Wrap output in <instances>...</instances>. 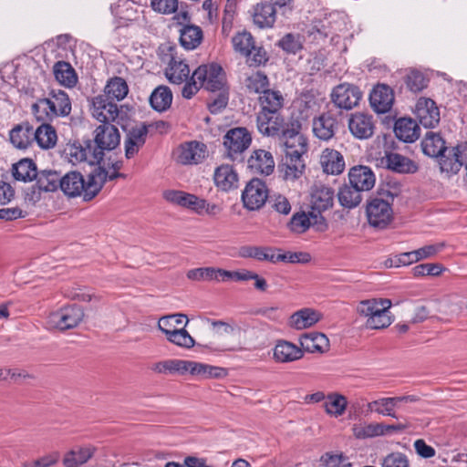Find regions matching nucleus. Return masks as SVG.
Returning a JSON list of instances; mask_svg holds the SVG:
<instances>
[{
  "label": "nucleus",
  "mask_w": 467,
  "mask_h": 467,
  "mask_svg": "<svg viewBox=\"0 0 467 467\" xmlns=\"http://www.w3.org/2000/svg\"><path fill=\"white\" fill-rule=\"evenodd\" d=\"M421 149L425 155L439 158L441 171L457 173L467 160V145L449 149L440 133L428 131L421 140Z\"/></svg>",
  "instance_id": "obj_1"
},
{
  "label": "nucleus",
  "mask_w": 467,
  "mask_h": 467,
  "mask_svg": "<svg viewBox=\"0 0 467 467\" xmlns=\"http://www.w3.org/2000/svg\"><path fill=\"white\" fill-rule=\"evenodd\" d=\"M102 171L97 173H89L87 180L79 171H69L65 175L60 174L59 189L69 198L82 196L83 201L93 200L103 187Z\"/></svg>",
  "instance_id": "obj_2"
},
{
  "label": "nucleus",
  "mask_w": 467,
  "mask_h": 467,
  "mask_svg": "<svg viewBox=\"0 0 467 467\" xmlns=\"http://www.w3.org/2000/svg\"><path fill=\"white\" fill-rule=\"evenodd\" d=\"M225 84L226 78L221 66L214 63L203 64L192 72L190 80L182 88V95L190 99L201 88L214 93L216 89L223 88Z\"/></svg>",
  "instance_id": "obj_3"
},
{
  "label": "nucleus",
  "mask_w": 467,
  "mask_h": 467,
  "mask_svg": "<svg viewBox=\"0 0 467 467\" xmlns=\"http://www.w3.org/2000/svg\"><path fill=\"white\" fill-rule=\"evenodd\" d=\"M392 303L387 298L361 300L356 306L358 316L366 318V327L370 329H383L392 323L390 307Z\"/></svg>",
  "instance_id": "obj_4"
},
{
  "label": "nucleus",
  "mask_w": 467,
  "mask_h": 467,
  "mask_svg": "<svg viewBox=\"0 0 467 467\" xmlns=\"http://www.w3.org/2000/svg\"><path fill=\"white\" fill-rule=\"evenodd\" d=\"M382 195H386L387 199L381 197L371 198L366 207L368 223L375 227L383 229L387 227L393 219L392 202L397 196L396 193L389 191H384Z\"/></svg>",
  "instance_id": "obj_5"
},
{
  "label": "nucleus",
  "mask_w": 467,
  "mask_h": 467,
  "mask_svg": "<svg viewBox=\"0 0 467 467\" xmlns=\"http://www.w3.org/2000/svg\"><path fill=\"white\" fill-rule=\"evenodd\" d=\"M40 109L45 111L47 119L51 120L59 116H68L71 112V102L64 90L52 89L48 98L39 99L32 106V110L36 115Z\"/></svg>",
  "instance_id": "obj_6"
},
{
  "label": "nucleus",
  "mask_w": 467,
  "mask_h": 467,
  "mask_svg": "<svg viewBox=\"0 0 467 467\" xmlns=\"http://www.w3.org/2000/svg\"><path fill=\"white\" fill-rule=\"evenodd\" d=\"M302 123L297 119H290L289 128L279 140L284 147V156H303L307 152V139L302 134Z\"/></svg>",
  "instance_id": "obj_7"
},
{
  "label": "nucleus",
  "mask_w": 467,
  "mask_h": 467,
  "mask_svg": "<svg viewBox=\"0 0 467 467\" xmlns=\"http://www.w3.org/2000/svg\"><path fill=\"white\" fill-rule=\"evenodd\" d=\"M335 193L332 188L325 185H316L311 192L309 215L313 219L314 223H321L327 228L325 218L321 213L330 208L334 204Z\"/></svg>",
  "instance_id": "obj_8"
},
{
  "label": "nucleus",
  "mask_w": 467,
  "mask_h": 467,
  "mask_svg": "<svg viewBox=\"0 0 467 467\" xmlns=\"http://www.w3.org/2000/svg\"><path fill=\"white\" fill-rule=\"evenodd\" d=\"M94 133L97 148L92 154L94 161H99L103 159L104 150H111L119 146L120 135L117 127L111 123H102L97 127Z\"/></svg>",
  "instance_id": "obj_9"
},
{
  "label": "nucleus",
  "mask_w": 467,
  "mask_h": 467,
  "mask_svg": "<svg viewBox=\"0 0 467 467\" xmlns=\"http://www.w3.org/2000/svg\"><path fill=\"white\" fill-rule=\"evenodd\" d=\"M269 197V190L266 183L258 178L250 180L242 192L244 207L249 211L261 209Z\"/></svg>",
  "instance_id": "obj_10"
},
{
  "label": "nucleus",
  "mask_w": 467,
  "mask_h": 467,
  "mask_svg": "<svg viewBox=\"0 0 467 467\" xmlns=\"http://www.w3.org/2000/svg\"><path fill=\"white\" fill-rule=\"evenodd\" d=\"M252 143V136L246 128L238 127L229 130L223 136V145L227 157L235 161Z\"/></svg>",
  "instance_id": "obj_11"
},
{
  "label": "nucleus",
  "mask_w": 467,
  "mask_h": 467,
  "mask_svg": "<svg viewBox=\"0 0 467 467\" xmlns=\"http://www.w3.org/2000/svg\"><path fill=\"white\" fill-rule=\"evenodd\" d=\"M60 172L54 170H42L37 172L36 184L26 192V199L34 203L41 199V192H53L59 189Z\"/></svg>",
  "instance_id": "obj_12"
},
{
  "label": "nucleus",
  "mask_w": 467,
  "mask_h": 467,
  "mask_svg": "<svg viewBox=\"0 0 467 467\" xmlns=\"http://www.w3.org/2000/svg\"><path fill=\"white\" fill-rule=\"evenodd\" d=\"M255 117L258 131L266 137L279 139L290 125V120L286 122L281 112L256 113Z\"/></svg>",
  "instance_id": "obj_13"
},
{
  "label": "nucleus",
  "mask_w": 467,
  "mask_h": 467,
  "mask_svg": "<svg viewBox=\"0 0 467 467\" xmlns=\"http://www.w3.org/2000/svg\"><path fill=\"white\" fill-rule=\"evenodd\" d=\"M84 313L77 305L60 308L48 316V325L58 330L64 331L76 327L83 319Z\"/></svg>",
  "instance_id": "obj_14"
},
{
  "label": "nucleus",
  "mask_w": 467,
  "mask_h": 467,
  "mask_svg": "<svg viewBox=\"0 0 467 467\" xmlns=\"http://www.w3.org/2000/svg\"><path fill=\"white\" fill-rule=\"evenodd\" d=\"M92 116L101 123L116 122L121 125L122 117L118 105L105 95H99L92 99Z\"/></svg>",
  "instance_id": "obj_15"
},
{
  "label": "nucleus",
  "mask_w": 467,
  "mask_h": 467,
  "mask_svg": "<svg viewBox=\"0 0 467 467\" xmlns=\"http://www.w3.org/2000/svg\"><path fill=\"white\" fill-rule=\"evenodd\" d=\"M207 147L204 143L191 140L180 144L175 152V160L182 165H196L206 157Z\"/></svg>",
  "instance_id": "obj_16"
},
{
  "label": "nucleus",
  "mask_w": 467,
  "mask_h": 467,
  "mask_svg": "<svg viewBox=\"0 0 467 467\" xmlns=\"http://www.w3.org/2000/svg\"><path fill=\"white\" fill-rule=\"evenodd\" d=\"M362 98L359 88L349 83H342L333 88L332 102L339 109H351L358 106Z\"/></svg>",
  "instance_id": "obj_17"
},
{
  "label": "nucleus",
  "mask_w": 467,
  "mask_h": 467,
  "mask_svg": "<svg viewBox=\"0 0 467 467\" xmlns=\"http://www.w3.org/2000/svg\"><path fill=\"white\" fill-rule=\"evenodd\" d=\"M394 101V91L387 84H377L369 94L370 107L378 114L389 112Z\"/></svg>",
  "instance_id": "obj_18"
},
{
  "label": "nucleus",
  "mask_w": 467,
  "mask_h": 467,
  "mask_svg": "<svg viewBox=\"0 0 467 467\" xmlns=\"http://www.w3.org/2000/svg\"><path fill=\"white\" fill-rule=\"evenodd\" d=\"M415 114L420 125L425 128H434L440 122V109L431 99L420 98L416 103Z\"/></svg>",
  "instance_id": "obj_19"
},
{
  "label": "nucleus",
  "mask_w": 467,
  "mask_h": 467,
  "mask_svg": "<svg viewBox=\"0 0 467 467\" xmlns=\"http://www.w3.org/2000/svg\"><path fill=\"white\" fill-rule=\"evenodd\" d=\"M348 129L351 134L359 140H366L373 136L375 123L373 117L363 112H356L348 119Z\"/></svg>",
  "instance_id": "obj_20"
},
{
  "label": "nucleus",
  "mask_w": 467,
  "mask_h": 467,
  "mask_svg": "<svg viewBox=\"0 0 467 467\" xmlns=\"http://www.w3.org/2000/svg\"><path fill=\"white\" fill-rule=\"evenodd\" d=\"M149 130L145 123H140L130 129L126 134L124 146L127 159L133 158L146 142Z\"/></svg>",
  "instance_id": "obj_21"
},
{
  "label": "nucleus",
  "mask_w": 467,
  "mask_h": 467,
  "mask_svg": "<svg viewBox=\"0 0 467 467\" xmlns=\"http://www.w3.org/2000/svg\"><path fill=\"white\" fill-rule=\"evenodd\" d=\"M303 357V349L288 340L279 339L273 348L272 358L275 363H292Z\"/></svg>",
  "instance_id": "obj_22"
},
{
  "label": "nucleus",
  "mask_w": 467,
  "mask_h": 467,
  "mask_svg": "<svg viewBox=\"0 0 467 467\" xmlns=\"http://www.w3.org/2000/svg\"><path fill=\"white\" fill-rule=\"evenodd\" d=\"M348 181L350 184L359 191L368 192L374 187L376 176L369 167L358 165L350 168Z\"/></svg>",
  "instance_id": "obj_23"
},
{
  "label": "nucleus",
  "mask_w": 467,
  "mask_h": 467,
  "mask_svg": "<svg viewBox=\"0 0 467 467\" xmlns=\"http://www.w3.org/2000/svg\"><path fill=\"white\" fill-rule=\"evenodd\" d=\"M299 344L303 352L326 353L329 350V339L323 333L309 332L299 337Z\"/></svg>",
  "instance_id": "obj_24"
},
{
  "label": "nucleus",
  "mask_w": 467,
  "mask_h": 467,
  "mask_svg": "<svg viewBox=\"0 0 467 467\" xmlns=\"http://www.w3.org/2000/svg\"><path fill=\"white\" fill-rule=\"evenodd\" d=\"M248 167L256 173L270 175L275 170V160L270 151L255 150L248 159Z\"/></svg>",
  "instance_id": "obj_25"
},
{
  "label": "nucleus",
  "mask_w": 467,
  "mask_h": 467,
  "mask_svg": "<svg viewBox=\"0 0 467 467\" xmlns=\"http://www.w3.org/2000/svg\"><path fill=\"white\" fill-rule=\"evenodd\" d=\"M9 140L19 150H26L34 142V127L28 121L16 125L9 132Z\"/></svg>",
  "instance_id": "obj_26"
},
{
  "label": "nucleus",
  "mask_w": 467,
  "mask_h": 467,
  "mask_svg": "<svg viewBox=\"0 0 467 467\" xmlns=\"http://www.w3.org/2000/svg\"><path fill=\"white\" fill-rule=\"evenodd\" d=\"M96 451L92 445L76 446L64 454L62 463L65 467H80L94 456Z\"/></svg>",
  "instance_id": "obj_27"
},
{
  "label": "nucleus",
  "mask_w": 467,
  "mask_h": 467,
  "mask_svg": "<svg viewBox=\"0 0 467 467\" xmlns=\"http://www.w3.org/2000/svg\"><path fill=\"white\" fill-rule=\"evenodd\" d=\"M213 181L221 191L229 192L237 188L239 177L232 165L223 164L215 169Z\"/></svg>",
  "instance_id": "obj_28"
},
{
  "label": "nucleus",
  "mask_w": 467,
  "mask_h": 467,
  "mask_svg": "<svg viewBox=\"0 0 467 467\" xmlns=\"http://www.w3.org/2000/svg\"><path fill=\"white\" fill-rule=\"evenodd\" d=\"M337 119L329 112L321 114L313 119V132L320 140H330L337 129Z\"/></svg>",
  "instance_id": "obj_29"
},
{
  "label": "nucleus",
  "mask_w": 467,
  "mask_h": 467,
  "mask_svg": "<svg viewBox=\"0 0 467 467\" xmlns=\"http://www.w3.org/2000/svg\"><path fill=\"white\" fill-rule=\"evenodd\" d=\"M320 164L324 172L331 175L341 174L345 169L343 155L330 148H326L320 156Z\"/></svg>",
  "instance_id": "obj_30"
},
{
  "label": "nucleus",
  "mask_w": 467,
  "mask_h": 467,
  "mask_svg": "<svg viewBox=\"0 0 467 467\" xmlns=\"http://www.w3.org/2000/svg\"><path fill=\"white\" fill-rule=\"evenodd\" d=\"M285 98L278 90L267 89L258 97L259 110L256 113L281 112Z\"/></svg>",
  "instance_id": "obj_31"
},
{
  "label": "nucleus",
  "mask_w": 467,
  "mask_h": 467,
  "mask_svg": "<svg viewBox=\"0 0 467 467\" xmlns=\"http://www.w3.org/2000/svg\"><path fill=\"white\" fill-rule=\"evenodd\" d=\"M276 20V9L268 2H260L254 6L253 21L259 28H271Z\"/></svg>",
  "instance_id": "obj_32"
},
{
  "label": "nucleus",
  "mask_w": 467,
  "mask_h": 467,
  "mask_svg": "<svg viewBox=\"0 0 467 467\" xmlns=\"http://www.w3.org/2000/svg\"><path fill=\"white\" fill-rule=\"evenodd\" d=\"M321 317L322 315L318 311L306 307L291 315L288 326L297 330L306 329L317 324Z\"/></svg>",
  "instance_id": "obj_33"
},
{
  "label": "nucleus",
  "mask_w": 467,
  "mask_h": 467,
  "mask_svg": "<svg viewBox=\"0 0 467 467\" xmlns=\"http://www.w3.org/2000/svg\"><path fill=\"white\" fill-rule=\"evenodd\" d=\"M382 163L389 170L400 173H414L418 170V165L413 161L396 152H387L382 158Z\"/></svg>",
  "instance_id": "obj_34"
},
{
  "label": "nucleus",
  "mask_w": 467,
  "mask_h": 467,
  "mask_svg": "<svg viewBox=\"0 0 467 467\" xmlns=\"http://www.w3.org/2000/svg\"><path fill=\"white\" fill-rule=\"evenodd\" d=\"M279 170L286 181L299 179L305 172L306 163L303 156H284Z\"/></svg>",
  "instance_id": "obj_35"
},
{
  "label": "nucleus",
  "mask_w": 467,
  "mask_h": 467,
  "mask_svg": "<svg viewBox=\"0 0 467 467\" xmlns=\"http://www.w3.org/2000/svg\"><path fill=\"white\" fill-rule=\"evenodd\" d=\"M396 137L404 142H413L420 137V128L410 118H400L394 125Z\"/></svg>",
  "instance_id": "obj_36"
},
{
  "label": "nucleus",
  "mask_w": 467,
  "mask_h": 467,
  "mask_svg": "<svg viewBox=\"0 0 467 467\" xmlns=\"http://www.w3.org/2000/svg\"><path fill=\"white\" fill-rule=\"evenodd\" d=\"M414 396H403L394 398H382L372 402H369L368 407L370 410H375L379 414L390 416L396 418L394 409L399 402L416 401Z\"/></svg>",
  "instance_id": "obj_37"
},
{
  "label": "nucleus",
  "mask_w": 467,
  "mask_h": 467,
  "mask_svg": "<svg viewBox=\"0 0 467 467\" xmlns=\"http://www.w3.org/2000/svg\"><path fill=\"white\" fill-rule=\"evenodd\" d=\"M281 252L270 246L243 245L238 250V255L242 258H253L258 261H268L275 264L274 252Z\"/></svg>",
  "instance_id": "obj_38"
},
{
  "label": "nucleus",
  "mask_w": 467,
  "mask_h": 467,
  "mask_svg": "<svg viewBox=\"0 0 467 467\" xmlns=\"http://www.w3.org/2000/svg\"><path fill=\"white\" fill-rule=\"evenodd\" d=\"M203 38L202 30L195 25H185L180 29V43L188 50L200 46Z\"/></svg>",
  "instance_id": "obj_39"
},
{
  "label": "nucleus",
  "mask_w": 467,
  "mask_h": 467,
  "mask_svg": "<svg viewBox=\"0 0 467 467\" xmlns=\"http://www.w3.org/2000/svg\"><path fill=\"white\" fill-rule=\"evenodd\" d=\"M165 75L171 83L180 85L190 80V68L182 60L171 57Z\"/></svg>",
  "instance_id": "obj_40"
},
{
  "label": "nucleus",
  "mask_w": 467,
  "mask_h": 467,
  "mask_svg": "<svg viewBox=\"0 0 467 467\" xmlns=\"http://www.w3.org/2000/svg\"><path fill=\"white\" fill-rule=\"evenodd\" d=\"M225 269L217 267H199L189 270L186 273L188 279L192 281H224Z\"/></svg>",
  "instance_id": "obj_41"
},
{
  "label": "nucleus",
  "mask_w": 467,
  "mask_h": 467,
  "mask_svg": "<svg viewBox=\"0 0 467 467\" xmlns=\"http://www.w3.org/2000/svg\"><path fill=\"white\" fill-rule=\"evenodd\" d=\"M53 71L56 79L65 87L73 88L78 82L76 71L68 62L57 61Z\"/></svg>",
  "instance_id": "obj_42"
},
{
  "label": "nucleus",
  "mask_w": 467,
  "mask_h": 467,
  "mask_svg": "<svg viewBox=\"0 0 467 467\" xmlns=\"http://www.w3.org/2000/svg\"><path fill=\"white\" fill-rule=\"evenodd\" d=\"M172 102V92L167 86L157 87L150 96V103L159 112L167 110Z\"/></svg>",
  "instance_id": "obj_43"
},
{
  "label": "nucleus",
  "mask_w": 467,
  "mask_h": 467,
  "mask_svg": "<svg viewBox=\"0 0 467 467\" xmlns=\"http://www.w3.org/2000/svg\"><path fill=\"white\" fill-rule=\"evenodd\" d=\"M361 191L352 184L342 185L337 192L338 202L341 206L347 209H353L359 205L362 201Z\"/></svg>",
  "instance_id": "obj_44"
},
{
  "label": "nucleus",
  "mask_w": 467,
  "mask_h": 467,
  "mask_svg": "<svg viewBox=\"0 0 467 467\" xmlns=\"http://www.w3.org/2000/svg\"><path fill=\"white\" fill-rule=\"evenodd\" d=\"M269 86L268 77L260 70L252 72L244 78V87L249 93L261 95L269 89Z\"/></svg>",
  "instance_id": "obj_45"
},
{
  "label": "nucleus",
  "mask_w": 467,
  "mask_h": 467,
  "mask_svg": "<svg viewBox=\"0 0 467 467\" xmlns=\"http://www.w3.org/2000/svg\"><path fill=\"white\" fill-rule=\"evenodd\" d=\"M36 163L30 159H23L13 165V176L17 181L32 182L37 175Z\"/></svg>",
  "instance_id": "obj_46"
},
{
  "label": "nucleus",
  "mask_w": 467,
  "mask_h": 467,
  "mask_svg": "<svg viewBox=\"0 0 467 467\" xmlns=\"http://www.w3.org/2000/svg\"><path fill=\"white\" fill-rule=\"evenodd\" d=\"M57 136L56 130L49 124H42L34 129V141L42 149H51L57 143Z\"/></svg>",
  "instance_id": "obj_47"
},
{
  "label": "nucleus",
  "mask_w": 467,
  "mask_h": 467,
  "mask_svg": "<svg viewBox=\"0 0 467 467\" xmlns=\"http://www.w3.org/2000/svg\"><path fill=\"white\" fill-rule=\"evenodd\" d=\"M347 406V398L344 395L336 392L328 394L327 401L324 403L325 411L335 417L343 415Z\"/></svg>",
  "instance_id": "obj_48"
},
{
  "label": "nucleus",
  "mask_w": 467,
  "mask_h": 467,
  "mask_svg": "<svg viewBox=\"0 0 467 467\" xmlns=\"http://www.w3.org/2000/svg\"><path fill=\"white\" fill-rule=\"evenodd\" d=\"M192 376L201 379H223L227 376V370L221 367L212 366L194 361Z\"/></svg>",
  "instance_id": "obj_49"
},
{
  "label": "nucleus",
  "mask_w": 467,
  "mask_h": 467,
  "mask_svg": "<svg viewBox=\"0 0 467 467\" xmlns=\"http://www.w3.org/2000/svg\"><path fill=\"white\" fill-rule=\"evenodd\" d=\"M129 92L127 82L119 77H115L108 81L105 87V96L110 99H116L117 100L123 99Z\"/></svg>",
  "instance_id": "obj_50"
},
{
  "label": "nucleus",
  "mask_w": 467,
  "mask_h": 467,
  "mask_svg": "<svg viewBox=\"0 0 467 467\" xmlns=\"http://www.w3.org/2000/svg\"><path fill=\"white\" fill-rule=\"evenodd\" d=\"M188 322L189 320L186 315L174 314L160 318L158 327L164 335H166V332L168 331L178 330L180 327H185Z\"/></svg>",
  "instance_id": "obj_51"
},
{
  "label": "nucleus",
  "mask_w": 467,
  "mask_h": 467,
  "mask_svg": "<svg viewBox=\"0 0 467 467\" xmlns=\"http://www.w3.org/2000/svg\"><path fill=\"white\" fill-rule=\"evenodd\" d=\"M234 48L243 56H248L255 45L254 38L247 31L238 32L232 39Z\"/></svg>",
  "instance_id": "obj_52"
},
{
  "label": "nucleus",
  "mask_w": 467,
  "mask_h": 467,
  "mask_svg": "<svg viewBox=\"0 0 467 467\" xmlns=\"http://www.w3.org/2000/svg\"><path fill=\"white\" fill-rule=\"evenodd\" d=\"M165 336L171 343L181 348H191L195 345L194 339L185 330L184 327H180L178 330L168 331Z\"/></svg>",
  "instance_id": "obj_53"
},
{
  "label": "nucleus",
  "mask_w": 467,
  "mask_h": 467,
  "mask_svg": "<svg viewBox=\"0 0 467 467\" xmlns=\"http://www.w3.org/2000/svg\"><path fill=\"white\" fill-rule=\"evenodd\" d=\"M407 88L413 93L423 90L428 86V79L418 70H410L405 77Z\"/></svg>",
  "instance_id": "obj_54"
},
{
  "label": "nucleus",
  "mask_w": 467,
  "mask_h": 467,
  "mask_svg": "<svg viewBox=\"0 0 467 467\" xmlns=\"http://www.w3.org/2000/svg\"><path fill=\"white\" fill-rule=\"evenodd\" d=\"M385 434V427L382 423H368L354 428V435L358 439L373 438Z\"/></svg>",
  "instance_id": "obj_55"
},
{
  "label": "nucleus",
  "mask_w": 467,
  "mask_h": 467,
  "mask_svg": "<svg viewBox=\"0 0 467 467\" xmlns=\"http://www.w3.org/2000/svg\"><path fill=\"white\" fill-rule=\"evenodd\" d=\"M275 264L277 262H285L290 264H306L310 262L311 255L308 253L305 252H285V253H278L275 254L274 253Z\"/></svg>",
  "instance_id": "obj_56"
},
{
  "label": "nucleus",
  "mask_w": 467,
  "mask_h": 467,
  "mask_svg": "<svg viewBox=\"0 0 467 467\" xmlns=\"http://www.w3.org/2000/svg\"><path fill=\"white\" fill-rule=\"evenodd\" d=\"M218 92L214 98H211L208 102V108L211 113L214 114L224 109L229 100V88L227 84L222 89H216Z\"/></svg>",
  "instance_id": "obj_57"
},
{
  "label": "nucleus",
  "mask_w": 467,
  "mask_h": 467,
  "mask_svg": "<svg viewBox=\"0 0 467 467\" xmlns=\"http://www.w3.org/2000/svg\"><path fill=\"white\" fill-rule=\"evenodd\" d=\"M60 454L58 451H52L41 457L25 462L22 467H50L58 462Z\"/></svg>",
  "instance_id": "obj_58"
},
{
  "label": "nucleus",
  "mask_w": 467,
  "mask_h": 467,
  "mask_svg": "<svg viewBox=\"0 0 467 467\" xmlns=\"http://www.w3.org/2000/svg\"><path fill=\"white\" fill-rule=\"evenodd\" d=\"M278 47L284 51L296 54L302 49V43L298 35L288 33L285 35L278 42Z\"/></svg>",
  "instance_id": "obj_59"
},
{
  "label": "nucleus",
  "mask_w": 467,
  "mask_h": 467,
  "mask_svg": "<svg viewBox=\"0 0 467 467\" xmlns=\"http://www.w3.org/2000/svg\"><path fill=\"white\" fill-rule=\"evenodd\" d=\"M244 57H246V64L253 67L264 66L269 59L267 52L262 47H256L255 45L251 49L250 55Z\"/></svg>",
  "instance_id": "obj_60"
},
{
  "label": "nucleus",
  "mask_w": 467,
  "mask_h": 467,
  "mask_svg": "<svg viewBox=\"0 0 467 467\" xmlns=\"http://www.w3.org/2000/svg\"><path fill=\"white\" fill-rule=\"evenodd\" d=\"M311 224H315L312 217L310 215H306L305 213H295L290 221V227L292 231L297 233L306 232Z\"/></svg>",
  "instance_id": "obj_61"
},
{
  "label": "nucleus",
  "mask_w": 467,
  "mask_h": 467,
  "mask_svg": "<svg viewBox=\"0 0 467 467\" xmlns=\"http://www.w3.org/2000/svg\"><path fill=\"white\" fill-rule=\"evenodd\" d=\"M444 270V267L441 264H421L416 265L412 271L414 276H423V275H432L437 276L440 275Z\"/></svg>",
  "instance_id": "obj_62"
},
{
  "label": "nucleus",
  "mask_w": 467,
  "mask_h": 467,
  "mask_svg": "<svg viewBox=\"0 0 467 467\" xmlns=\"http://www.w3.org/2000/svg\"><path fill=\"white\" fill-rule=\"evenodd\" d=\"M163 197L171 203L187 208L189 197H192V194L182 191L169 190L163 192Z\"/></svg>",
  "instance_id": "obj_63"
},
{
  "label": "nucleus",
  "mask_w": 467,
  "mask_h": 467,
  "mask_svg": "<svg viewBox=\"0 0 467 467\" xmlns=\"http://www.w3.org/2000/svg\"><path fill=\"white\" fill-rule=\"evenodd\" d=\"M408 457L401 452H391L388 454L381 462V467H409Z\"/></svg>",
  "instance_id": "obj_64"
}]
</instances>
